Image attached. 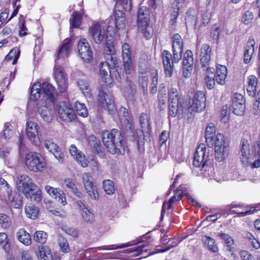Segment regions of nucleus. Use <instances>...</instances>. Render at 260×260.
<instances>
[{
  "label": "nucleus",
  "instance_id": "obj_36",
  "mask_svg": "<svg viewBox=\"0 0 260 260\" xmlns=\"http://www.w3.org/2000/svg\"><path fill=\"white\" fill-rule=\"evenodd\" d=\"M183 191L181 190H177L175 195L172 197L169 201L168 202H165L163 204L161 211V216L165 210L169 209L172 207V205L176 201L180 200V198L182 194Z\"/></svg>",
  "mask_w": 260,
  "mask_h": 260
},
{
  "label": "nucleus",
  "instance_id": "obj_16",
  "mask_svg": "<svg viewBox=\"0 0 260 260\" xmlns=\"http://www.w3.org/2000/svg\"><path fill=\"white\" fill-rule=\"evenodd\" d=\"M89 35L96 44H100L105 38V31L98 23H94L89 28Z\"/></svg>",
  "mask_w": 260,
  "mask_h": 260
},
{
  "label": "nucleus",
  "instance_id": "obj_22",
  "mask_svg": "<svg viewBox=\"0 0 260 260\" xmlns=\"http://www.w3.org/2000/svg\"><path fill=\"white\" fill-rule=\"evenodd\" d=\"M114 24L115 28L117 29H122L125 27V16L123 12L121 10H115L113 17L110 20V25L108 27V31L112 28V24Z\"/></svg>",
  "mask_w": 260,
  "mask_h": 260
},
{
  "label": "nucleus",
  "instance_id": "obj_9",
  "mask_svg": "<svg viewBox=\"0 0 260 260\" xmlns=\"http://www.w3.org/2000/svg\"><path fill=\"white\" fill-rule=\"evenodd\" d=\"M26 134L27 138L36 145L41 144V132L39 126L35 122L28 121L26 124Z\"/></svg>",
  "mask_w": 260,
  "mask_h": 260
},
{
  "label": "nucleus",
  "instance_id": "obj_43",
  "mask_svg": "<svg viewBox=\"0 0 260 260\" xmlns=\"http://www.w3.org/2000/svg\"><path fill=\"white\" fill-rule=\"evenodd\" d=\"M20 50L18 48H13L12 49L9 54L6 56L5 59L9 61L13 60L12 64H15L19 57Z\"/></svg>",
  "mask_w": 260,
  "mask_h": 260
},
{
  "label": "nucleus",
  "instance_id": "obj_23",
  "mask_svg": "<svg viewBox=\"0 0 260 260\" xmlns=\"http://www.w3.org/2000/svg\"><path fill=\"white\" fill-rule=\"evenodd\" d=\"M72 45V41L71 39L68 38L65 39L57 52V58L68 57L70 53Z\"/></svg>",
  "mask_w": 260,
  "mask_h": 260
},
{
  "label": "nucleus",
  "instance_id": "obj_2",
  "mask_svg": "<svg viewBox=\"0 0 260 260\" xmlns=\"http://www.w3.org/2000/svg\"><path fill=\"white\" fill-rule=\"evenodd\" d=\"M102 141L107 150L112 154H122L125 152V145L121 133L116 129L102 133Z\"/></svg>",
  "mask_w": 260,
  "mask_h": 260
},
{
  "label": "nucleus",
  "instance_id": "obj_57",
  "mask_svg": "<svg viewBox=\"0 0 260 260\" xmlns=\"http://www.w3.org/2000/svg\"><path fill=\"white\" fill-rule=\"evenodd\" d=\"M131 6V0H116V7H121L125 11H129Z\"/></svg>",
  "mask_w": 260,
  "mask_h": 260
},
{
  "label": "nucleus",
  "instance_id": "obj_39",
  "mask_svg": "<svg viewBox=\"0 0 260 260\" xmlns=\"http://www.w3.org/2000/svg\"><path fill=\"white\" fill-rule=\"evenodd\" d=\"M202 241L205 245L208 246L210 251L213 252H216L218 251V247L215 244V240L213 238L207 236H204L202 238Z\"/></svg>",
  "mask_w": 260,
  "mask_h": 260
},
{
  "label": "nucleus",
  "instance_id": "obj_24",
  "mask_svg": "<svg viewBox=\"0 0 260 260\" xmlns=\"http://www.w3.org/2000/svg\"><path fill=\"white\" fill-rule=\"evenodd\" d=\"M138 28L146 39L149 40L152 37L153 29L150 22L138 23Z\"/></svg>",
  "mask_w": 260,
  "mask_h": 260
},
{
  "label": "nucleus",
  "instance_id": "obj_51",
  "mask_svg": "<svg viewBox=\"0 0 260 260\" xmlns=\"http://www.w3.org/2000/svg\"><path fill=\"white\" fill-rule=\"evenodd\" d=\"M193 54L190 50H187L183 56V66H193Z\"/></svg>",
  "mask_w": 260,
  "mask_h": 260
},
{
  "label": "nucleus",
  "instance_id": "obj_29",
  "mask_svg": "<svg viewBox=\"0 0 260 260\" xmlns=\"http://www.w3.org/2000/svg\"><path fill=\"white\" fill-rule=\"evenodd\" d=\"M17 240L22 244L29 246L31 243V239L30 234L24 229H20L16 233Z\"/></svg>",
  "mask_w": 260,
  "mask_h": 260
},
{
  "label": "nucleus",
  "instance_id": "obj_38",
  "mask_svg": "<svg viewBox=\"0 0 260 260\" xmlns=\"http://www.w3.org/2000/svg\"><path fill=\"white\" fill-rule=\"evenodd\" d=\"M8 197V200L10 202V205L15 208H19L22 204L21 199L19 195L15 194V196H12L11 192L12 190L7 191Z\"/></svg>",
  "mask_w": 260,
  "mask_h": 260
},
{
  "label": "nucleus",
  "instance_id": "obj_32",
  "mask_svg": "<svg viewBox=\"0 0 260 260\" xmlns=\"http://www.w3.org/2000/svg\"><path fill=\"white\" fill-rule=\"evenodd\" d=\"M215 69L213 68L208 67L206 70L205 81L209 89H212L215 85Z\"/></svg>",
  "mask_w": 260,
  "mask_h": 260
},
{
  "label": "nucleus",
  "instance_id": "obj_18",
  "mask_svg": "<svg viewBox=\"0 0 260 260\" xmlns=\"http://www.w3.org/2000/svg\"><path fill=\"white\" fill-rule=\"evenodd\" d=\"M232 108L233 112L237 115H243L245 109V100L243 95L238 93L234 94L232 100Z\"/></svg>",
  "mask_w": 260,
  "mask_h": 260
},
{
  "label": "nucleus",
  "instance_id": "obj_61",
  "mask_svg": "<svg viewBox=\"0 0 260 260\" xmlns=\"http://www.w3.org/2000/svg\"><path fill=\"white\" fill-rule=\"evenodd\" d=\"M62 230L64 233L73 238H77L79 236V232L76 228L73 227H65L63 228Z\"/></svg>",
  "mask_w": 260,
  "mask_h": 260
},
{
  "label": "nucleus",
  "instance_id": "obj_40",
  "mask_svg": "<svg viewBox=\"0 0 260 260\" xmlns=\"http://www.w3.org/2000/svg\"><path fill=\"white\" fill-rule=\"evenodd\" d=\"M38 111L40 115L44 120L46 121L49 120V110L46 105H42L39 103L38 105Z\"/></svg>",
  "mask_w": 260,
  "mask_h": 260
},
{
  "label": "nucleus",
  "instance_id": "obj_58",
  "mask_svg": "<svg viewBox=\"0 0 260 260\" xmlns=\"http://www.w3.org/2000/svg\"><path fill=\"white\" fill-rule=\"evenodd\" d=\"M253 14L252 12L247 10L243 14L241 21L242 23L246 25H248L251 23L253 19Z\"/></svg>",
  "mask_w": 260,
  "mask_h": 260
},
{
  "label": "nucleus",
  "instance_id": "obj_42",
  "mask_svg": "<svg viewBox=\"0 0 260 260\" xmlns=\"http://www.w3.org/2000/svg\"><path fill=\"white\" fill-rule=\"evenodd\" d=\"M75 110L77 114L83 117H87L88 115L87 109L86 106L82 103L76 101L74 104Z\"/></svg>",
  "mask_w": 260,
  "mask_h": 260
},
{
  "label": "nucleus",
  "instance_id": "obj_59",
  "mask_svg": "<svg viewBox=\"0 0 260 260\" xmlns=\"http://www.w3.org/2000/svg\"><path fill=\"white\" fill-rule=\"evenodd\" d=\"M133 70L134 67L132 59H130V60H123V70L126 74H131Z\"/></svg>",
  "mask_w": 260,
  "mask_h": 260
},
{
  "label": "nucleus",
  "instance_id": "obj_4",
  "mask_svg": "<svg viewBox=\"0 0 260 260\" xmlns=\"http://www.w3.org/2000/svg\"><path fill=\"white\" fill-rule=\"evenodd\" d=\"M41 94L52 103L55 101V88L48 82H43L42 83L37 82L32 85L30 90V99L35 101L40 98Z\"/></svg>",
  "mask_w": 260,
  "mask_h": 260
},
{
  "label": "nucleus",
  "instance_id": "obj_12",
  "mask_svg": "<svg viewBox=\"0 0 260 260\" xmlns=\"http://www.w3.org/2000/svg\"><path fill=\"white\" fill-rule=\"evenodd\" d=\"M209 155L206 153V147L204 144H200L196 149L193 160L195 167H204L208 159Z\"/></svg>",
  "mask_w": 260,
  "mask_h": 260
},
{
  "label": "nucleus",
  "instance_id": "obj_5",
  "mask_svg": "<svg viewBox=\"0 0 260 260\" xmlns=\"http://www.w3.org/2000/svg\"><path fill=\"white\" fill-rule=\"evenodd\" d=\"M168 103L169 116L174 117L177 116L178 118H181L187 112L183 100L179 98L177 89L172 88L169 91Z\"/></svg>",
  "mask_w": 260,
  "mask_h": 260
},
{
  "label": "nucleus",
  "instance_id": "obj_34",
  "mask_svg": "<svg viewBox=\"0 0 260 260\" xmlns=\"http://www.w3.org/2000/svg\"><path fill=\"white\" fill-rule=\"evenodd\" d=\"M139 123L141 127V132L148 133L151 129L149 116L146 113H142L139 117Z\"/></svg>",
  "mask_w": 260,
  "mask_h": 260
},
{
  "label": "nucleus",
  "instance_id": "obj_48",
  "mask_svg": "<svg viewBox=\"0 0 260 260\" xmlns=\"http://www.w3.org/2000/svg\"><path fill=\"white\" fill-rule=\"evenodd\" d=\"M78 85L82 93L86 96L90 94V88L88 82L83 79H80L78 81Z\"/></svg>",
  "mask_w": 260,
  "mask_h": 260
},
{
  "label": "nucleus",
  "instance_id": "obj_30",
  "mask_svg": "<svg viewBox=\"0 0 260 260\" xmlns=\"http://www.w3.org/2000/svg\"><path fill=\"white\" fill-rule=\"evenodd\" d=\"M150 10L145 6H140L137 15V23L150 22Z\"/></svg>",
  "mask_w": 260,
  "mask_h": 260
},
{
  "label": "nucleus",
  "instance_id": "obj_13",
  "mask_svg": "<svg viewBox=\"0 0 260 260\" xmlns=\"http://www.w3.org/2000/svg\"><path fill=\"white\" fill-rule=\"evenodd\" d=\"M44 189L47 194L62 206L67 204L66 194L64 191L58 187H53L50 185L45 186Z\"/></svg>",
  "mask_w": 260,
  "mask_h": 260
},
{
  "label": "nucleus",
  "instance_id": "obj_55",
  "mask_svg": "<svg viewBox=\"0 0 260 260\" xmlns=\"http://www.w3.org/2000/svg\"><path fill=\"white\" fill-rule=\"evenodd\" d=\"M161 56L164 66L173 64L174 61L172 59V55L168 51L164 50Z\"/></svg>",
  "mask_w": 260,
  "mask_h": 260
},
{
  "label": "nucleus",
  "instance_id": "obj_31",
  "mask_svg": "<svg viewBox=\"0 0 260 260\" xmlns=\"http://www.w3.org/2000/svg\"><path fill=\"white\" fill-rule=\"evenodd\" d=\"M149 249V245L148 244L147 242H146L145 244L138 247L124 250L123 251V252L125 253H132V255L133 256H138L142 254L144 252H147Z\"/></svg>",
  "mask_w": 260,
  "mask_h": 260
},
{
  "label": "nucleus",
  "instance_id": "obj_14",
  "mask_svg": "<svg viewBox=\"0 0 260 260\" xmlns=\"http://www.w3.org/2000/svg\"><path fill=\"white\" fill-rule=\"evenodd\" d=\"M82 183L89 197L93 200H98L99 194L97 188L91 180V177L89 173H83L82 176Z\"/></svg>",
  "mask_w": 260,
  "mask_h": 260
},
{
  "label": "nucleus",
  "instance_id": "obj_6",
  "mask_svg": "<svg viewBox=\"0 0 260 260\" xmlns=\"http://www.w3.org/2000/svg\"><path fill=\"white\" fill-rule=\"evenodd\" d=\"M25 164L29 171L34 172H42L46 166L44 157L35 152H29L25 155Z\"/></svg>",
  "mask_w": 260,
  "mask_h": 260
},
{
  "label": "nucleus",
  "instance_id": "obj_41",
  "mask_svg": "<svg viewBox=\"0 0 260 260\" xmlns=\"http://www.w3.org/2000/svg\"><path fill=\"white\" fill-rule=\"evenodd\" d=\"M213 145H214V149L229 146L225 142L223 135L221 133L217 134L215 137L214 138Z\"/></svg>",
  "mask_w": 260,
  "mask_h": 260
},
{
  "label": "nucleus",
  "instance_id": "obj_52",
  "mask_svg": "<svg viewBox=\"0 0 260 260\" xmlns=\"http://www.w3.org/2000/svg\"><path fill=\"white\" fill-rule=\"evenodd\" d=\"M103 188L108 194H112L115 192V187L113 182L110 180L104 181L103 183Z\"/></svg>",
  "mask_w": 260,
  "mask_h": 260
},
{
  "label": "nucleus",
  "instance_id": "obj_54",
  "mask_svg": "<svg viewBox=\"0 0 260 260\" xmlns=\"http://www.w3.org/2000/svg\"><path fill=\"white\" fill-rule=\"evenodd\" d=\"M122 56L123 60L132 59L130 47L127 43L122 46Z\"/></svg>",
  "mask_w": 260,
  "mask_h": 260
},
{
  "label": "nucleus",
  "instance_id": "obj_28",
  "mask_svg": "<svg viewBox=\"0 0 260 260\" xmlns=\"http://www.w3.org/2000/svg\"><path fill=\"white\" fill-rule=\"evenodd\" d=\"M216 128L214 123H209L206 129V142L208 146H213L214 138L215 137Z\"/></svg>",
  "mask_w": 260,
  "mask_h": 260
},
{
  "label": "nucleus",
  "instance_id": "obj_21",
  "mask_svg": "<svg viewBox=\"0 0 260 260\" xmlns=\"http://www.w3.org/2000/svg\"><path fill=\"white\" fill-rule=\"evenodd\" d=\"M69 151L72 157L82 167L86 168L88 166V160L83 153L75 145L72 144L69 147Z\"/></svg>",
  "mask_w": 260,
  "mask_h": 260
},
{
  "label": "nucleus",
  "instance_id": "obj_27",
  "mask_svg": "<svg viewBox=\"0 0 260 260\" xmlns=\"http://www.w3.org/2000/svg\"><path fill=\"white\" fill-rule=\"evenodd\" d=\"M227 76V69L225 66L218 65L216 67V74L215 78L217 83L220 85H224L225 82V79Z\"/></svg>",
  "mask_w": 260,
  "mask_h": 260
},
{
  "label": "nucleus",
  "instance_id": "obj_15",
  "mask_svg": "<svg viewBox=\"0 0 260 260\" xmlns=\"http://www.w3.org/2000/svg\"><path fill=\"white\" fill-rule=\"evenodd\" d=\"M58 114L63 121L70 122L75 119L76 115L73 110L64 102L60 103L56 106Z\"/></svg>",
  "mask_w": 260,
  "mask_h": 260
},
{
  "label": "nucleus",
  "instance_id": "obj_7",
  "mask_svg": "<svg viewBox=\"0 0 260 260\" xmlns=\"http://www.w3.org/2000/svg\"><path fill=\"white\" fill-rule=\"evenodd\" d=\"M141 84L144 94L147 93L148 88L152 94L157 91L158 72L154 69H151L147 73L146 76H143L141 79Z\"/></svg>",
  "mask_w": 260,
  "mask_h": 260
},
{
  "label": "nucleus",
  "instance_id": "obj_10",
  "mask_svg": "<svg viewBox=\"0 0 260 260\" xmlns=\"http://www.w3.org/2000/svg\"><path fill=\"white\" fill-rule=\"evenodd\" d=\"M18 190L24 194H27L29 191L36 187L32 180L26 175H22L18 177L16 181Z\"/></svg>",
  "mask_w": 260,
  "mask_h": 260
},
{
  "label": "nucleus",
  "instance_id": "obj_25",
  "mask_svg": "<svg viewBox=\"0 0 260 260\" xmlns=\"http://www.w3.org/2000/svg\"><path fill=\"white\" fill-rule=\"evenodd\" d=\"M255 41L253 37H249L245 48L244 54V62L248 63L251 59L252 55L254 50Z\"/></svg>",
  "mask_w": 260,
  "mask_h": 260
},
{
  "label": "nucleus",
  "instance_id": "obj_3",
  "mask_svg": "<svg viewBox=\"0 0 260 260\" xmlns=\"http://www.w3.org/2000/svg\"><path fill=\"white\" fill-rule=\"evenodd\" d=\"M239 154L240 161L243 166H250L252 168L260 167V156L258 154L250 153L249 142L245 139H243L241 141Z\"/></svg>",
  "mask_w": 260,
  "mask_h": 260
},
{
  "label": "nucleus",
  "instance_id": "obj_1",
  "mask_svg": "<svg viewBox=\"0 0 260 260\" xmlns=\"http://www.w3.org/2000/svg\"><path fill=\"white\" fill-rule=\"evenodd\" d=\"M110 62L106 61L100 63L99 68L100 75L105 85L101 86L99 89V104L101 107L108 111L112 114L115 110V105L113 96L107 88L108 85L112 83V78L110 76V68L111 67H116L117 60L112 56H109Z\"/></svg>",
  "mask_w": 260,
  "mask_h": 260
},
{
  "label": "nucleus",
  "instance_id": "obj_60",
  "mask_svg": "<svg viewBox=\"0 0 260 260\" xmlns=\"http://www.w3.org/2000/svg\"><path fill=\"white\" fill-rule=\"evenodd\" d=\"M0 224L5 228H8L11 225V218L5 214H0Z\"/></svg>",
  "mask_w": 260,
  "mask_h": 260
},
{
  "label": "nucleus",
  "instance_id": "obj_64",
  "mask_svg": "<svg viewBox=\"0 0 260 260\" xmlns=\"http://www.w3.org/2000/svg\"><path fill=\"white\" fill-rule=\"evenodd\" d=\"M52 153L54 154L55 157L57 159L58 162H62L64 161V153L60 148H58Z\"/></svg>",
  "mask_w": 260,
  "mask_h": 260
},
{
  "label": "nucleus",
  "instance_id": "obj_33",
  "mask_svg": "<svg viewBox=\"0 0 260 260\" xmlns=\"http://www.w3.org/2000/svg\"><path fill=\"white\" fill-rule=\"evenodd\" d=\"M247 92L249 95L254 96L256 91L257 79L254 75H250L247 79Z\"/></svg>",
  "mask_w": 260,
  "mask_h": 260
},
{
  "label": "nucleus",
  "instance_id": "obj_37",
  "mask_svg": "<svg viewBox=\"0 0 260 260\" xmlns=\"http://www.w3.org/2000/svg\"><path fill=\"white\" fill-rule=\"evenodd\" d=\"M214 152L216 159L218 161H221L229 156V147L228 146L218 147L214 149Z\"/></svg>",
  "mask_w": 260,
  "mask_h": 260
},
{
  "label": "nucleus",
  "instance_id": "obj_50",
  "mask_svg": "<svg viewBox=\"0 0 260 260\" xmlns=\"http://www.w3.org/2000/svg\"><path fill=\"white\" fill-rule=\"evenodd\" d=\"M58 244L60 250L63 253H69L70 251V248L68 240L62 237H60L58 239Z\"/></svg>",
  "mask_w": 260,
  "mask_h": 260
},
{
  "label": "nucleus",
  "instance_id": "obj_35",
  "mask_svg": "<svg viewBox=\"0 0 260 260\" xmlns=\"http://www.w3.org/2000/svg\"><path fill=\"white\" fill-rule=\"evenodd\" d=\"M24 195L31 202L36 203H39L42 199V191L37 185L33 190L29 191L27 194Z\"/></svg>",
  "mask_w": 260,
  "mask_h": 260
},
{
  "label": "nucleus",
  "instance_id": "obj_44",
  "mask_svg": "<svg viewBox=\"0 0 260 260\" xmlns=\"http://www.w3.org/2000/svg\"><path fill=\"white\" fill-rule=\"evenodd\" d=\"M131 244L129 243H122L121 244H112L109 245H104L97 247L99 250H116L119 248H123L130 246Z\"/></svg>",
  "mask_w": 260,
  "mask_h": 260
},
{
  "label": "nucleus",
  "instance_id": "obj_20",
  "mask_svg": "<svg viewBox=\"0 0 260 260\" xmlns=\"http://www.w3.org/2000/svg\"><path fill=\"white\" fill-rule=\"evenodd\" d=\"M54 77L59 90L61 92H64L67 88V81L62 69L60 67L55 66Z\"/></svg>",
  "mask_w": 260,
  "mask_h": 260
},
{
  "label": "nucleus",
  "instance_id": "obj_17",
  "mask_svg": "<svg viewBox=\"0 0 260 260\" xmlns=\"http://www.w3.org/2000/svg\"><path fill=\"white\" fill-rule=\"evenodd\" d=\"M183 43L181 36L176 34L173 36L172 48L173 60L174 62H178L181 59L183 51Z\"/></svg>",
  "mask_w": 260,
  "mask_h": 260
},
{
  "label": "nucleus",
  "instance_id": "obj_11",
  "mask_svg": "<svg viewBox=\"0 0 260 260\" xmlns=\"http://www.w3.org/2000/svg\"><path fill=\"white\" fill-rule=\"evenodd\" d=\"M78 51L81 58L88 62L92 59V51L90 46L85 39H81L78 44Z\"/></svg>",
  "mask_w": 260,
  "mask_h": 260
},
{
  "label": "nucleus",
  "instance_id": "obj_56",
  "mask_svg": "<svg viewBox=\"0 0 260 260\" xmlns=\"http://www.w3.org/2000/svg\"><path fill=\"white\" fill-rule=\"evenodd\" d=\"M0 245L6 252L10 249L7 235L5 233H0Z\"/></svg>",
  "mask_w": 260,
  "mask_h": 260
},
{
  "label": "nucleus",
  "instance_id": "obj_46",
  "mask_svg": "<svg viewBox=\"0 0 260 260\" xmlns=\"http://www.w3.org/2000/svg\"><path fill=\"white\" fill-rule=\"evenodd\" d=\"M26 216L31 219H35L39 214L38 209L34 206H26L25 208Z\"/></svg>",
  "mask_w": 260,
  "mask_h": 260
},
{
  "label": "nucleus",
  "instance_id": "obj_63",
  "mask_svg": "<svg viewBox=\"0 0 260 260\" xmlns=\"http://www.w3.org/2000/svg\"><path fill=\"white\" fill-rule=\"evenodd\" d=\"M259 94H260V90L258 92V95ZM252 111L254 115H257L260 112V97L253 103Z\"/></svg>",
  "mask_w": 260,
  "mask_h": 260
},
{
  "label": "nucleus",
  "instance_id": "obj_19",
  "mask_svg": "<svg viewBox=\"0 0 260 260\" xmlns=\"http://www.w3.org/2000/svg\"><path fill=\"white\" fill-rule=\"evenodd\" d=\"M197 53L200 56V62L203 67H209L210 64L212 49L210 46L207 44H204Z\"/></svg>",
  "mask_w": 260,
  "mask_h": 260
},
{
  "label": "nucleus",
  "instance_id": "obj_62",
  "mask_svg": "<svg viewBox=\"0 0 260 260\" xmlns=\"http://www.w3.org/2000/svg\"><path fill=\"white\" fill-rule=\"evenodd\" d=\"M45 145L46 148L51 153L54 152L59 148L56 144L51 141H46Z\"/></svg>",
  "mask_w": 260,
  "mask_h": 260
},
{
  "label": "nucleus",
  "instance_id": "obj_53",
  "mask_svg": "<svg viewBox=\"0 0 260 260\" xmlns=\"http://www.w3.org/2000/svg\"><path fill=\"white\" fill-rule=\"evenodd\" d=\"M82 15L80 13L75 12L73 14L72 19L71 20V25L74 28H78L81 24Z\"/></svg>",
  "mask_w": 260,
  "mask_h": 260
},
{
  "label": "nucleus",
  "instance_id": "obj_49",
  "mask_svg": "<svg viewBox=\"0 0 260 260\" xmlns=\"http://www.w3.org/2000/svg\"><path fill=\"white\" fill-rule=\"evenodd\" d=\"M64 184L66 187L70 189L78 197H80L81 194L77 187L74 181L71 179H66L64 180Z\"/></svg>",
  "mask_w": 260,
  "mask_h": 260
},
{
  "label": "nucleus",
  "instance_id": "obj_47",
  "mask_svg": "<svg viewBox=\"0 0 260 260\" xmlns=\"http://www.w3.org/2000/svg\"><path fill=\"white\" fill-rule=\"evenodd\" d=\"M83 220L89 223H92L94 220L93 214L87 208L85 209L80 212Z\"/></svg>",
  "mask_w": 260,
  "mask_h": 260
},
{
  "label": "nucleus",
  "instance_id": "obj_8",
  "mask_svg": "<svg viewBox=\"0 0 260 260\" xmlns=\"http://www.w3.org/2000/svg\"><path fill=\"white\" fill-rule=\"evenodd\" d=\"M206 107V98L205 93L202 91H197L193 97L189 99L187 112L191 113L192 112H200L204 110Z\"/></svg>",
  "mask_w": 260,
  "mask_h": 260
},
{
  "label": "nucleus",
  "instance_id": "obj_26",
  "mask_svg": "<svg viewBox=\"0 0 260 260\" xmlns=\"http://www.w3.org/2000/svg\"><path fill=\"white\" fill-rule=\"evenodd\" d=\"M37 255L42 260H60L59 257L54 258L50 249L46 246H39Z\"/></svg>",
  "mask_w": 260,
  "mask_h": 260
},
{
  "label": "nucleus",
  "instance_id": "obj_45",
  "mask_svg": "<svg viewBox=\"0 0 260 260\" xmlns=\"http://www.w3.org/2000/svg\"><path fill=\"white\" fill-rule=\"evenodd\" d=\"M47 234L42 231H36L34 235V240L40 244H44L47 239Z\"/></svg>",
  "mask_w": 260,
  "mask_h": 260
}]
</instances>
